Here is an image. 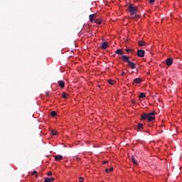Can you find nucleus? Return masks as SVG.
<instances>
[{
    "label": "nucleus",
    "mask_w": 182,
    "mask_h": 182,
    "mask_svg": "<svg viewBox=\"0 0 182 182\" xmlns=\"http://www.w3.org/2000/svg\"><path fill=\"white\" fill-rule=\"evenodd\" d=\"M141 120H147L149 122L156 120V111H152L147 114L143 113L141 115Z\"/></svg>",
    "instance_id": "1"
},
{
    "label": "nucleus",
    "mask_w": 182,
    "mask_h": 182,
    "mask_svg": "<svg viewBox=\"0 0 182 182\" xmlns=\"http://www.w3.org/2000/svg\"><path fill=\"white\" fill-rule=\"evenodd\" d=\"M139 11V8L137 6H134L133 4H129V12L130 13V15H136Z\"/></svg>",
    "instance_id": "2"
},
{
    "label": "nucleus",
    "mask_w": 182,
    "mask_h": 182,
    "mask_svg": "<svg viewBox=\"0 0 182 182\" xmlns=\"http://www.w3.org/2000/svg\"><path fill=\"white\" fill-rule=\"evenodd\" d=\"M97 16V13L90 14L89 16V19L91 23H95V19H96Z\"/></svg>",
    "instance_id": "3"
},
{
    "label": "nucleus",
    "mask_w": 182,
    "mask_h": 182,
    "mask_svg": "<svg viewBox=\"0 0 182 182\" xmlns=\"http://www.w3.org/2000/svg\"><path fill=\"white\" fill-rule=\"evenodd\" d=\"M146 52L144 50H138L136 52V55L139 58H144V54Z\"/></svg>",
    "instance_id": "4"
},
{
    "label": "nucleus",
    "mask_w": 182,
    "mask_h": 182,
    "mask_svg": "<svg viewBox=\"0 0 182 182\" xmlns=\"http://www.w3.org/2000/svg\"><path fill=\"white\" fill-rule=\"evenodd\" d=\"M173 58H168L166 60V65L167 66H171L173 65Z\"/></svg>",
    "instance_id": "5"
},
{
    "label": "nucleus",
    "mask_w": 182,
    "mask_h": 182,
    "mask_svg": "<svg viewBox=\"0 0 182 182\" xmlns=\"http://www.w3.org/2000/svg\"><path fill=\"white\" fill-rule=\"evenodd\" d=\"M128 66L131 68V69H136V64L132 61L128 63Z\"/></svg>",
    "instance_id": "6"
},
{
    "label": "nucleus",
    "mask_w": 182,
    "mask_h": 182,
    "mask_svg": "<svg viewBox=\"0 0 182 182\" xmlns=\"http://www.w3.org/2000/svg\"><path fill=\"white\" fill-rule=\"evenodd\" d=\"M143 129V124L139 123L137 127L136 128V132H140Z\"/></svg>",
    "instance_id": "7"
},
{
    "label": "nucleus",
    "mask_w": 182,
    "mask_h": 182,
    "mask_svg": "<svg viewBox=\"0 0 182 182\" xmlns=\"http://www.w3.org/2000/svg\"><path fill=\"white\" fill-rule=\"evenodd\" d=\"M55 161H59L60 160H63V156L62 155H57L55 156Z\"/></svg>",
    "instance_id": "8"
},
{
    "label": "nucleus",
    "mask_w": 182,
    "mask_h": 182,
    "mask_svg": "<svg viewBox=\"0 0 182 182\" xmlns=\"http://www.w3.org/2000/svg\"><path fill=\"white\" fill-rule=\"evenodd\" d=\"M122 59L124 62L129 63L130 60H129V57L127 55H122Z\"/></svg>",
    "instance_id": "9"
},
{
    "label": "nucleus",
    "mask_w": 182,
    "mask_h": 182,
    "mask_svg": "<svg viewBox=\"0 0 182 182\" xmlns=\"http://www.w3.org/2000/svg\"><path fill=\"white\" fill-rule=\"evenodd\" d=\"M60 87H61L62 89H63V87H65V82L63 80H59L58 82Z\"/></svg>",
    "instance_id": "10"
},
{
    "label": "nucleus",
    "mask_w": 182,
    "mask_h": 182,
    "mask_svg": "<svg viewBox=\"0 0 182 182\" xmlns=\"http://www.w3.org/2000/svg\"><path fill=\"white\" fill-rule=\"evenodd\" d=\"M52 181H55V178L51 177V178H45V182H52Z\"/></svg>",
    "instance_id": "11"
},
{
    "label": "nucleus",
    "mask_w": 182,
    "mask_h": 182,
    "mask_svg": "<svg viewBox=\"0 0 182 182\" xmlns=\"http://www.w3.org/2000/svg\"><path fill=\"white\" fill-rule=\"evenodd\" d=\"M115 53H117V55H124V53H123V50H122V49H117L115 51Z\"/></svg>",
    "instance_id": "12"
},
{
    "label": "nucleus",
    "mask_w": 182,
    "mask_h": 182,
    "mask_svg": "<svg viewBox=\"0 0 182 182\" xmlns=\"http://www.w3.org/2000/svg\"><path fill=\"white\" fill-rule=\"evenodd\" d=\"M107 43L104 42L100 46L101 49H107Z\"/></svg>",
    "instance_id": "13"
},
{
    "label": "nucleus",
    "mask_w": 182,
    "mask_h": 182,
    "mask_svg": "<svg viewBox=\"0 0 182 182\" xmlns=\"http://www.w3.org/2000/svg\"><path fill=\"white\" fill-rule=\"evenodd\" d=\"M134 83H136L137 85H139V83H141V79L140 78H135L134 80Z\"/></svg>",
    "instance_id": "14"
},
{
    "label": "nucleus",
    "mask_w": 182,
    "mask_h": 182,
    "mask_svg": "<svg viewBox=\"0 0 182 182\" xmlns=\"http://www.w3.org/2000/svg\"><path fill=\"white\" fill-rule=\"evenodd\" d=\"M144 97H146V94H144V92H141L139 96V99H144Z\"/></svg>",
    "instance_id": "15"
},
{
    "label": "nucleus",
    "mask_w": 182,
    "mask_h": 182,
    "mask_svg": "<svg viewBox=\"0 0 182 182\" xmlns=\"http://www.w3.org/2000/svg\"><path fill=\"white\" fill-rule=\"evenodd\" d=\"M138 44H139V46H144L146 45V43L143 41H139L138 42Z\"/></svg>",
    "instance_id": "16"
},
{
    "label": "nucleus",
    "mask_w": 182,
    "mask_h": 182,
    "mask_svg": "<svg viewBox=\"0 0 182 182\" xmlns=\"http://www.w3.org/2000/svg\"><path fill=\"white\" fill-rule=\"evenodd\" d=\"M131 159H132V161L134 164H138L136 159L134 158V156H132Z\"/></svg>",
    "instance_id": "17"
},
{
    "label": "nucleus",
    "mask_w": 182,
    "mask_h": 182,
    "mask_svg": "<svg viewBox=\"0 0 182 182\" xmlns=\"http://www.w3.org/2000/svg\"><path fill=\"white\" fill-rule=\"evenodd\" d=\"M52 117H56V114H58V112H56V111H52L50 113Z\"/></svg>",
    "instance_id": "18"
},
{
    "label": "nucleus",
    "mask_w": 182,
    "mask_h": 182,
    "mask_svg": "<svg viewBox=\"0 0 182 182\" xmlns=\"http://www.w3.org/2000/svg\"><path fill=\"white\" fill-rule=\"evenodd\" d=\"M94 22L95 23H97L98 25H102V21L97 19V20H94Z\"/></svg>",
    "instance_id": "19"
},
{
    "label": "nucleus",
    "mask_w": 182,
    "mask_h": 182,
    "mask_svg": "<svg viewBox=\"0 0 182 182\" xmlns=\"http://www.w3.org/2000/svg\"><path fill=\"white\" fill-rule=\"evenodd\" d=\"M108 83L111 85V86H113L114 85V80H108Z\"/></svg>",
    "instance_id": "20"
},
{
    "label": "nucleus",
    "mask_w": 182,
    "mask_h": 182,
    "mask_svg": "<svg viewBox=\"0 0 182 182\" xmlns=\"http://www.w3.org/2000/svg\"><path fill=\"white\" fill-rule=\"evenodd\" d=\"M68 97H69V95L66 94V92H63V99H68Z\"/></svg>",
    "instance_id": "21"
},
{
    "label": "nucleus",
    "mask_w": 182,
    "mask_h": 182,
    "mask_svg": "<svg viewBox=\"0 0 182 182\" xmlns=\"http://www.w3.org/2000/svg\"><path fill=\"white\" fill-rule=\"evenodd\" d=\"M51 134H52V136H56V134H58V132H56L55 130H52L51 131Z\"/></svg>",
    "instance_id": "22"
},
{
    "label": "nucleus",
    "mask_w": 182,
    "mask_h": 182,
    "mask_svg": "<svg viewBox=\"0 0 182 182\" xmlns=\"http://www.w3.org/2000/svg\"><path fill=\"white\" fill-rule=\"evenodd\" d=\"M36 174V177H38V172L36 171H34L33 173H32V176H35Z\"/></svg>",
    "instance_id": "23"
},
{
    "label": "nucleus",
    "mask_w": 182,
    "mask_h": 182,
    "mask_svg": "<svg viewBox=\"0 0 182 182\" xmlns=\"http://www.w3.org/2000/svg\"><path fill=\"white\" fill-rule=\"evenodd\" d=\"M85 178H83L82 177L79 178V182H83Z\"/></svg>",
    "instance_id": "24"
},
{
    "label": "nucleus",
    "mask_w": 182,
    "mask_h": 182,
    "mask_svg": "<svg viewBox=\"0 0 182 182\" xmlns=\"http://www.w3.org/2000/svg\"><path fill=\"white\" fill-rule=\"evenodd\" d=\"M155 0H149V4H154Z\"/></svg>",
    "instance_id": "25"
},
{
    "label": "nucleus",
    "mask_w": 182,
    "mask_h": 182,
    "mask_svg": "<svg viewBox=\"0 0 182 182\" xmlns=\"http://www.w3.org/2000/svg\"><path fill=\"white\" fill-rule=\"evenodd\" d=\"M126 51H127V53H129V52H132V49H130V48H127V49L126 50Z\"/></svg>",
    "instance_id": "26"
},
{
    "label": "nucleus",
    "mask_w": 182,
    "mask_h": 182,
    "mask_svg": "<svg viewBox=\"0 0 182 182\" xmlns=\"http://www.w3.org/2000/svg\"><path fill=\"white\" fill-rule=\"evenodd\" d=\"M48 176L49 177H50V176H52V171H50V172L48 173Z\"/></svg>",
    "instance_id": "27"
},
{
    "label": "nucleus",
    "mask_w": 182,
    "mask_h": 182,
    "mask_svg": "<svg viewBox=\"0 0 182 182\" xmlns=\"http://www.w3.org/2000/svg\"><path fill=\"white\" fill-rule=\"evenodd\" d=\"M109 170V171H113V170H114V168L113 167H111Z\"/></svg>",
    "instance_id": "28"
},
{
    "label": "nucleus",
    "mask_w": 182,
    "mask_h": 182,
    "mask_svg": "<svg viewBox=\"0 0 182 182\" xmlns=\"http://www.w3.org/2000/svg\"><path fill=\"white\" fill-rule=\"evenodd\" d=\"M121 75H122V76H124L126 75V73L125 72H122Z\"/></svg>",
    "instance_id": "29"
},
{
    "label": "nucleus",
    "mask_w": 182,
    "mask_h": 182,
    "mask_svg": "<svg viewBox=\"0 0 182 182\" xmlns=\"http://www.w3.org/2000/svg\"><path fill=\"white\" fill-rule=\"evenodd\" d=\"M107 161H102V164H107Z\"/></svg>",
    "instance_id": "30"
},
{
    "label": "nucleus",
    "mask_w": 182,
    "mask_h": 182,
    "mask_svg": "<svg viewBox=\"0 0 182 182\" xmlns=\"http://www.w3.org/2000/svg\"><path fill=\"white\" fill-rule=\"evenodd\" d=\"M109 168H106V169H105V172H106V173H109Z\"/></svg>",
    "instance_id": "31"
},
{
    "label": "nucleus",
    "mask_w": 182,
    "mask_h": 182,
    "mask_svg": "<svg viewBox=\"0 0 182 182\" xmlns=\"http://www.w3.org/2000/svg\"><path fill=\"white\" fill-rule=\"evenodd\" d=\"M46 96H49V91H47V92H46Z\"/></svg>",
    "instance_id": "32"
},
{
    "label": "nucleus",
    "mask_w": 182,
    "mask_h": 182,
    "mask_svg": "<svg viewBox=\"0 0 182 182\" xmlns=\"http://www.w3.org/2000/svg\"><path fill=\"white\" fill-rule=\"evenodd\" d=\"M132 103H136V100L132 101Z\"/></svg>",
    "instance_id": "33"
},
{
    "label": "nucleus",
    "mask_w": 182,
    "mask_h": 182,
    "mask_svg": "<svg viewBox=\"0 0 182 182\" xmlns=\"http://www.w3.org/2000/svg\"><path fill=\"white\" fill-rule=\"evenodd\" d=\"M160 133H163V130H161Z\"/></svg>",
    "instance_id": "34"
}]
</instances>
